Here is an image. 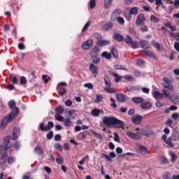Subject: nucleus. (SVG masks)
Instances as JSON below:
<instances>
[{
	"mask_svg": "<svg viewBox=\"0 0 179 179\" xmlns=\"http://www.w3.org/2000/svg\"><path fill=\"white\" fill-rule=\"evenodd\" d=\"M162 86L165 89H168V90H171V92L174 90V87L173 86V85L170 84V83H163Z\"/></svg>",
	"mask_w": 179,
	"mask_h": 179,
	"instance_id": "27",
	"label": "nucleus"
},
{
	"mask_svg": "<svg viewBox=\"0 0 179 179\" xmlns=\"http://www.w3.org/2000/svg\"><path fill=\"white\" fill-rule=\"evenodd\" d=\"M95 103H100L103 101V95L101 94H96V98L94 100Z\"/></svg>",
	"mask_w": 179,
	"mask_h": 179,
	"instance_id": "47",
	"label": "nucleus"
},
{
	"mask_svg": "<svg viewBox=\"0 0 179 179\" xmlns=\"http://www.w3.org/2000/svg\"><path fill=\"white\" fill-rule=\"evenodd\" d=\"M131 121L134 124H141L142 122V116L139 115H134L131 117Z\"/></svg>",
	"mask_w": 179,
	"mask_h": 179,
	"instance_id": "14",
	"label": "nucleus"
},
{
	"mask_svg": "<svg viewBox=\"0 0 179 179\" xmlns=\"http://www.w3.org/2000/svg\"><path fill=\"white\" fill-rule=\"evenodd\" d=\"M46 138L48 141H50V139H52V138H54V131H50V132H48L46 134Z\"/></svg>",
	"mask_w": 179,
	"mask_h": 179,
	"instance_id": "49",
	"label": "nucleus"
},
{
	"mask_svg": "<svg viewBox=\"0 0 179 179\" xmlns=\"http://www.w3.org/2000/svg\"><path fill=\"white\" fill-rule=\"evenodd\" d=\"M55 148L57 149V150H59L60 152H62V145L60 144L56 143L55 144Z\"/></svg>",
	"mask_w": 179,
	"mask_h": 179,
	"instance_id": "64",
	"label": "nucleus"
},
{
	"mask_svg": "<svg viewBox=\"0 0 179 179\" xmlns=\"http://www.w3.org/2000/svg\"><path fill=\"white\" fill-rule=\"evenodd\" d=\"M146 20V17H145V14L141 13L138 15L136 21V25L137 26H143L145 24V21Z\"/></svg>",
	"mask_w": 179,
	"mask_h": 179,
	"instance_id": "4",
	"label": "nucleus"
},
{
	"mask_svg": "<svg viewBox=\"0 0 179 179\" xmlns=\"http://www.w3.org/2000/svg\"><path fill=\"white\" fill-rule=\"evenodd\" d=\"M138 152L141 155H146V153H148V149L146 147L141 146L138 148Z\"/></svg>",
	"mask_w": 179,
	"mask_h": 179,
	"instance_id": "37",
	"label": "nucleus"
},
{
	"mask_svg": "<svg viewBox=\"0 0 179 179\" xmlns=\"http://www.w3.org/2000/svg\"><path fill=\"white\" fill-rule=\"evenodd\" d=\"M27 83V79L24 76L20 77V85H26Z\"/></svg>",
	"mask_w": 179,
	"mask_h": 179,
	"instance_id": "52",
	"label": "nucleus"
},
{
	"mask_svg": "<svg viewBox=\"0 0 179 179\" xmlns=\"http://www.w3.org/2000/svg\"><path fill=\"white\" fill-rule=\"evenodd\" d=\"M113 38L116 41H119V43H121V42L124 41V36H122L120 34H115L113 35Z\"/></svg>",
	"mask_w": 179,
	"mask_h": 179,
	"instance_id": "24",
	"label": "nucleus"
},
{
	"mask_svg": "<svg viewBox=\"0 0 179 179\" xmlns=\"http://www.w3.org/2000/svg\"><path fill=\"white\" fill-rule=\"evenodd\" d=\"M91 132L93 134V135L96 138V139H99V141H101L103 139V136L101 134H99L97 132L91 130Z\"/></svg>",
	"mask_w": 179,
	"mask_h": 179,
	"instance_id": "44",
	"label": "nucleus"
},
{
	"mask_svg": "<svg viewBox=\"0 0 179 179\" xmlns=\"http://www.w3.org/2000/svg\"><path fill=\"white\" fill-rule=\"evenodd\" d=\"M94 44V42L93 41V39H87L86 41H85L82 45L83 50H90L92 47H93V45Z\"/></svg>",
	"mask_w": 179,
	"mask_h": 179,
	"instance_id": "5",
	"label": "nucleus"
},
{
	"mask_svg": "<svg viewBox=\"0 0 179 179\" xmlns=\"http://www.w3.org/2000/svg\"><path fill=\"white\" fill-rule=\"evenodd\" d=\"M116 99L120 103H124V101H127V96L124 95V94H117Z\"/></svg>",
	"mask_w": 179,
	"mask_h": 179,
	"instance_id": "18",
	"label": "nucleus"
},
{
	"mask_svg": "<svg viewBox=\"0 0 179 179\" xmlns=\"http://www.w3.org/2000/svg\"><path fill=\"white\" fill-rule=\"evenodd\" d=\"M122 10H121V9L117 8L116 10H115L110 17V19L113 22H115V20H117V17H118V16H120V15H121Z\"/></svg>",
	"mask_w": 179,
	"mask_h": 179,
	"instance_id": "9",
	"label": "nucleus"
},
{
	"mask_svg": "<svg viewBox=\"0 0 179 179\" xmlns=\"http://www.w3.org/2000/svg\"><path fill=\"white\" fill-rule=\"evenodd\" d=\"M115 117L113 116H103L102 117V122L106 125V127H111L114 124V120Z\"/></svg>",
	"mask_w": 179,
	"mask_h": 179,
	"instance_id": "3",
	"label": "nucleus"
},
{
	"mask_svg": "<svg viewBox=\"0 0 179 179\" xmlns=\"http://www.w3.org/2000/svg\"><path fill=\"white\" fill-rule=\"evenodd\" d=\"M114 141L115 142L120 143V136H118L117 133H114Z\"/></svg>",
	"mask_w": 179,
	"mask_h": 179,
	"instance_id": "63",
	"label": "nucleus"
},
{
	"mask_svg": "<svg viewBox=\"0 0 179 179\" xmlns=\"http://www.w3.org/2000/svg\"><path fill=\"white\" fill-rule=\"evenodd\" d=\"M100 114L104 115V111L98 108H94L91 110V115H92V117H99Z\"/></svg>",
	"mask_w": 179,
	"mask_h": 179,
	"instance_id": "13",
	"label": "nucleus"
},
{
	"mask_svg": "<svg viewBox=\"0 0 179 179\" xmlns=\"http://www.w3.org/2000/svg\"><path fill=\"white\" fill-rule=\"evenodd\" d=\"M169 156H170V157H171V163H173V162H176V160H177L178 157L176 155V153H174L173 151H169Z\"/></svg>",
	"mask_w": 179,
	"mask_h": 179,
	"instance_id": "35",
	"label": "nucleus"
},
{
	"mask_svg": "<svg viewBox=\"0 0 179 179\" xmlns=\"http://www.w3.org/2000/svg\"><path fill=\"white\" fill-rule=\"evenodd\" d=\"M55 120H57V121H60L61 122H63L64 121V117H62V115H59V113H57L55 115Z\"/></svg>",
	"mask_w": 179,
	"mask_h": 179,
	"instance_id": "45",
	"label": "nucleus"
},
{
	"mask_svg": "<svg viewBox=\"0 0 179 179\" xmlns=\"http://www.w3.org/2000/svg\"><path fill=\"white\" fill-rule=\"evenodd\" d=\"M42 78H43V80L45 82V83H48V82L50 80H51V78L48 77L45 75H43Z\"/></svg>",
	"mask_w": 179,
	"mask_h": 179,
	"instance_id": "60",
	"label": "nucleus"
},
{
	"mask_svg": "<svg viewBox=\"0 0 179 179\" xmlns=\"http://www.w3.org/2000/svg\"><path fill=\"white\" fill-rule=\"evenodd\" d=\"M56 162H57V164H62V163H64V157H57Z\"/></svg>",
	"mask_w": 179,
	"mask_h": 179,
	"instance_id": "53",
	"label": "nucleus"
},
{
	"mask_svg": "<svg viewBox=\"0 0 179 179\" xmlns=\"http://www.w3.org/2000/svg\"><path fill=\"white\" fill-rule=\"evenodd\" d=\"M110 75H112V76L115 77V81L116 82V83H119L120 80H121V79H122V77L121 76L118 75L117 73L112 72V73H110Z\"/></svg>",
	"mask_w": 179,
	"mask_h": 179,
	"instance_id": "33",
	"label": "nucleus"
},
{
	"mask_svg": "<svg viewBox=\"0 0 179 179\" xmlns=\"http://www.w3.org/2000/svg\"><path fill=\"white\" fill-rule=\"evenodd\" d=\"M92 62L94 64H99L100 62V58L97 57V56H93Z\"/></svg>",
	"mask_w": 179,
	"mask_h": 179,
	"instance_id": "59",
	"label": "nucleus"
},
{
	"mask_svg": "<svg viewBox=\"0 0 179 179\" xmlns=\"http://www.w3.org/2000/svg\"><path fill=\"white\" fill-rule=\"evenodd\" d=\"M110 52L114 58H118V52H117V49L114 46L110 48Z\"/></svg>",
	"mask_w": 179,
	"mask_h": 179,
	"instance_id": "32",
	"label": "nucleus"
},
{
	"mask_svg": "<svg viewBox=\"0 0 179 179\" xmlns=\"http://www.w3.org/2000/svg\"><path fill=\"white\" fill-rule=\"evenodd\" d=\"M56 113H58L59 114H62L64 113V108L62 106H58L56 110Z\"/></svg>",
	"mask_w": 179,
	"mask_h": 179,
	"instance_id": "57",
	"label": "nucleus"
},
{
	"mask_svg": "<svg viewBox=\"0 0 179 179\" xmlns=\"http://www.w3.org/2000/svg\"><path fill=\"white\" fill-rule=\"evenodd\" d=\"M141 108L143 110H149V108H152V103L150 102H142L141 103Z\"/></svg>",
	"mask_w": 179,
	"mask_h": 179,
	"instance_id": "21",
	"label": "nucleus"
},
{
	"mask_svg": "<svg viewBox=\"0 0 179 179\" xmlns=\"http://www.w3.org/2000/svg\"><path fill=\"white\" fill-rule=\"evenodd\" d=\"M153 96L155 97V99H157L158 100H160L164 97L163 94H162V92L159 91H155L153 93Z\"/></svg>",
	"mask_w": 179,
	"mask_h": 179,
	"instance_id": "28",
	"label": "nucleus"
},
{
	"mask_svg": "<svg viewBox=\"0 0 179 179\" xmlns=\"http://www.w3.org/2000/svg\"><path fill=\"white\" fill-rule=\"evenodd\" d=\"M113 26H114L113 22H109L103 24V30H104V31H108V30H111V29H113Z\"/></svg>",
	"mask_w": 179,
	"mask_h": 179,
	"instance_id": "22",
	"label": "nucleus"
},
{
	"mask_svg": "<svg viewBox=\"0 0 179 179\" xmlns=\"http://www.w3.org/2000/svg\"><path fill=\"white\" fill-rule=\"evenodd\" d=\"M103 80L105 82L106 87L104 88L105 92L107 93H117V91L111 88V80L108 76H104Z\"/></svg>",
	"mask_w": 179,
	"mask_h": 179,
	"instance_id": "1",
	"label": "nucleus"
},
{
	"mask_svg": "<svg viewBox=\"0 0 179 179\" xmlns=\"http://www.w3.org/2000/svg\"><path fill=\"white\" fill-rule=\"evenodd\" d=\"M115 128H124V123L122 120H118L117 117H115L113 120V124Z\"/></svg>",
	"mask_w": 179,
	"mask_h": 179,
	"instance_id": "10",
	"label": "nucleus"
},
{
	"mask_svg": "<svg viewBox=\"0 0 179 179\" xmlns=\"http://www.w3.org/2000/svg\"><path fill=\"white\" fill-rule=\"evenodd\" d=\"M89 69L94 77L99 75V68H97V66H96L94 64H90Z\"/></svg>",
	"mask_w": 179,
	"mask_h": 179,
	"instance_id": "11",
	"label": "nucleus"
},
{
	"mask_svg": "<svg viewBox=\"0 0 179 179\" xmlns=\"http://www.w3.org/2000/svg\"><path fill=\"white\" fill-rule=\"evenodd\" d=\"M131 44V48L134 50H136L138 48V41H132Z\"/></svg>",
	"mask_w": 179,
	"mask_h": 179,
	"instance_id": "61",
	"label": "nucleus"
},
{
	"mask_svg": "<svg viewBox=\"0 0 179 179\" xmlns=\"http://www.w3.org/2000/svg\"><path fill=\"white\" fill-rule=\"evenodd\" d=\"M63 122L64 123V127H66V128H71V127L73 125V122L69 118L64 119Z\"/></svg>",
	"mask_w": 179,
	"mask_h": 179,
	"instance_id": "19",
	"label": "nucleus"
},
{
	"mask_svg": "<svg viewBox=\"0 0 179 179\" xmlns=\"http://www.w3.org/2000/svg\"><path fill=\"white\" fill-rule=\"evenodd\" d=\"M8 106L10 108H11V110H13V113H14L15 114V116H17V114H19V108L16 107V103L15 102V101H10L8 102Z\"/></svg>",
	"mask_w": 179,
	"mask_h": 179,
	"instance_id": "6",
	"label": "nucleus"
},
{
	"mask_svg": "<svg viewBox=\"0 0 179 179\" xmlns=\"http://www.w3.org/2000/svg\"><path fill=\"white\" fill-rule=\"evenodd\" d=\"M46 127H48V129H49L50 131L51 128H54V122H52V121H49Z\"/></svg>",
	"mask_w": 179,
	"mask_h": 179,
	"instance_id": "62",
	"label": "nucleus"
},
{
	"mask_svg": "<svg viewBox=\"0 0 179 179\" xmlns=\"http://www.w3.org/2000/svg\"><path fill=\"white\" fill-rule=\"evenodd\" d=\"M10 79L13 83V85H17V78L12 76V75L10 76Z\"/></svg>",
	"mask_w": 179,
	"mask_h": 179,
	"instance_id": "55",
	"label": "nucleus"
},
{
	"mask_svg": "<svg viewBox=\"0 0 179 179\" xmlns=\"http://www.w3.org/2000/svg\"><path fill=\"white\" fill-rule=\"evenodd\" d=\"M96 44L101 47H104V45H110L111 44V41L108 40L101 39L96 42Z\"/></svg>",
	"mask_w": 179,
	"mask_h": 179,
	"instance_id": "17",
	"label": "nucleus"
},
{
	"mask_svg": "<svg viewBox=\"0 0 179 179\" xmlns=\"http://www.w3.org/2000/svg\"><path fill=\"white\" fill-rule=\"evenodd\" d=\"M172 141H179V132L178 131H174L173 134L172 136Z\"/></svg>",
	"mask_w": 179,
	"mask_h": 179,
	"instance_id": "40",
	"label": "nucleus"
},
{
	"mask_svg": "<svg viewBox=\"0 0 179 179\" xmlns=\"http://www.w3.org/2000/svg\"><path fill=\"white\" fill-rule=\"evenodd\" d=\"M90 26H92V22L88 21L82 29L83 33H85V31L89 29Z\"/></svg>",
	"mask_w": 179,
	"mask_h": 179,
	"instance_id": "42",
	"label": "nucleus"
},
{
	"mask_svg": "<svg viewBox=\"0 0 179 179\" xmlns=\"http://www.w3.org/2000/svg\"><path fill=\"white\" fill-rule=\"evenodd\" d=\"M126 135L129 137L131 138V139H134L136 141H138V139H141V136L139 134H136L132 131H127L126 133Z\"/></svg>",
	"mask_w": 179,
	"mask_h": 179,
	"instance_id": "12",
	"label": "nucleus"
},
{
	"mask_svg": "<svg viewBox=\"0 0 179 179\" xmlns=\"http://www.w3.org/2000/svg\"><path fill=\"white\" fill-rule=\"evenodd\" d=\"M132 101L136 104H141L145 101V99H143L142 97L134 96L132 98Z\"/></svg>",
	"mask_w": 179,
	"mask_h": 179,
	"instance_id": "23",
	"label": "nucleus"
},
{
	"mask_svg": "<svg viewBox=\"0 0 179 179\" xmlns=\"http://www.w3.org/2000/svg\"><path fill=\"white\" fill-rule=\"evenodd\" d=\"M111 3H113V0H105L104 7L106 8V9H108V8L111 6Z\"/></svg>",
	"mask_w": 179,
	"mask_h": 179,
	"instance_id": "39",
	"label": "nucleus"
},
{
	"mask_svg": "<svg viewBox=\"0 0 179 179\" xmlns=\"http://www.w3.org/2000/svg\"><path fill=\"white\" fill-rule=\"evenodd\" d=\"M39 129H41V131H45V132H48V131H49V129H48V127H47V126H45L44 127V123L40 124Z\"/></svg>",
	"mask_w": 179,
	"mask_h": 179,
	"instance_id": "48",
	"label": "nucleus"
},
{
	"mask_svg": "<svg viewBox=\"0 0 179 179\" xmlns=\"http://www.w3.org/2000/svg\"><path fill=\"white\" fill-rule=\"evenodd\" d=\"M101 57L106 58V59H111V53L103 52L101 55Z\"/></svg>",
	"mask_w": 179,
	"mask_h": 179,
	"instance_id": "41",
	"label": "nucleus"
},
{
	"mask_svg": "<svg viewBox=\"0 0 179 179\" xmlns=\"http://www.w3.org/2000/svg\"><path fill=\"white\" fill-rule=\"evenodd\" d=\"M136 131H139L140 135H143V136H149V131L145 129H140L137 128Z\"/></svg>",
	"mask_w": 179,
	"mask_h": 179,
	"instance_id": "30",
	"label": "nucleus"
},
{
	"mask_svg": "<svg viewBox=\"0 0 179 179\" xmlns=\"http://www.w3.org/2000/svg\"><path fill=\"white\" fill-rule=\"evenodd\" d=\"M7 160H8V153H6V151L3 150V152L1 154V157L0 159V164H5Z\"/></svg>",
	"mask_w": 179,
	"mask_h": 179,
	"instance_id": "16",
	"label": "nucleus"
},
{
	"mask_svg": "<svg viewBox=\"0 0 179 179\" xmlns=\"http://www.w3.org/2000/svg\"><path fill=\"white\" fill-rule=\"evenodd\" d=\"M101 156L103 159L106 160V162H111V159H115V157H117V154L114 152V151H112L110 152L109 156L107 154L102 153Z\"/></svg>",
	"mask_w": 179,
	"mask_h": 179,
	"instance_id": "7",
	"label": "nucleus"
},
{
	"mask_svg": "<svg viewBox=\"0 0 179 179\" xmlns=\"http://www.w3.org/2000/svg\"><path fill=\"white\" fill-rule=\"evenodd\" d=\"M114 68L115 70L120 69L122 71H127V68L124 67V66H122V65H116L114 66Z\"/></svg>",
	"mask_w": 179,
	"mask_h": 179,
	"instance_id": "56",
	"label": "nucleus"
},
{
	"mask_svg": "<svg viewBox=\"0 0 179 179\" xmlns=\"http://www.w3.org/2000/svg\"><path fill=\"white\" fill-rule=\"evenodd\" d=\"M143 52L147 55V57H149L150 58H152V59H156V55L152 52L150 50H143Z\"/></svg>",
	"mask_w": 179,
	"mask_h": 179,
	"instance_id": "25",
	"label": "nucleus"
},
{
	"mask_svg": "<svg viewBox=\"0 0 179 179\" xmlns=\"http://www.w3.org/2000/svg\"><path fill=\"white\" fill-rule=\"evenodd\" d=\"M16 117V114L15 113H11L8 117H4L1 120V122L0 124L1 128H5L8 122L12 121Z\"/></svg>",
	"mask_w": 179,
	"mask_h": 179,
	"instance_id": "2",
	"label": "nucleus"
},
{
	"mask_svg": "<svg viewBox=\"0 0 179 179\" xmlns=\"http://www.w3.org/2000/svg\"><path fill=\"white\" fill-rule=\"evenodd\" d=\"M139 44L141 45L142 48H149V41L147 40H141Z\"/></svg>",
	"mask_w": 179,
	"mask_h": 179,
	"instance_id": "29",
	"label": "nucleus"
},
{
	"mask_svg": "<svg viewBox=\"0 0 179 179\" xmlns=\"http://www.w3.org/2000/svg\"><path fill=\"white\" fill-rule=\"evenodd\" d=\"M169 99L172 103H174V104H177V103H178V96L177 95L172 94Z\"/></svg>",
	"mask_w": 179,
	"mask_h": 179,
	"instance_id": "34",
	"label": "nucleus"
},
{
	"mask_svg": "<svg viewBox=\"0 0 179 179\" xmlns=\"http://www.w3.org/2000/svg\"><path fill=\"white\" fill-rule=\"evenodd\" d=\"M150 20L152 23H159L160 22V18H158L156 16H155L154 15H150Z\"/></svg>",
	"mask_w": 179,
	"mask_h": 179,
	"instance_id": "36",
	"label": "nucleus"
},
{
	"mask_svg": "<svg viewBox=\"0 0 179 179\" xmlns=\"http://www.w3.org/2000/svg\"><path fill=\"white\" fill-rule=\"evenodd\" d=\"M140 30L142 33H146V31H149V28L148 27V26L143 24L141 25Z\"/></svg>",
	"mask_w": 179,
	"mask_h": 179,
	"instance_id": "46",
	"label": "nucleus"
},
{
	"mask_svg": "<svg viewBox=\"0 0 179 179\" xmlns=\"http://www.w3.org/2000/svg\"><path fill=\"white\" fill-rule=\"evenodd\" d=\"M124 41L127 44H131L134 41H132V38L129 35H127L124 38Z\"/></svg>",
	"mask_w": 179,
	"mask_h": 179,
	"instance_id": "50",
	"label": "nucleus"
},
{
	"mask_svg": "<svg viewBox=\"0 0 179 179\" xmlns=\"http://www.w3.org/2000/svg\"><path fill=\"white\" fill-rule=\"evenodd\" d=\"M34 152L36 153V155H38L39 156H41L44 155V151L42 150L41 147L40 145H37L34 150Z\"/></svg>",
	"mask_w": 179,
	"mask_h": 179,
	"instance_id": "26",
	"label": "nucleus"
},
{
	"mask_svg": "<svg viewBox=\"0 0 179 179\" xmlns=\"http://www.w3.org/2000/svg\"><path fill=\"white\" fill-rule=\"evenodd\" d=\"M99 52H100V48H99L97 46H95L94 49L91 50L90 55L92 58H93V57H97V55H99Z\"/></svg>",
	"mask_w": 179,
	"mask_h": 179,
	"instance_id": "20",
	"label": "nucleus"
},
{
	"mask_svg": "<svg viewBox=\"0 0 179 179\" xmlns=\"http://www.w3.org/2000/svg\"><path fill=\"white\" fill-rule=\"evenodd\" d=\"M163 97H170V91L167 90H163Z\"/></svg>",
	"mask_w": 179,
	"mask_h": 179,
	"instance_id": "58",
	"label": "nucleus"
},
{
	"mask_svg": "<svg viewBox=\"0 0 179 179\" xmlns=\"http://www.w3.org/2000/svg\"><path fill=\"white\" fill-rule=\"evenodd\" d=\"M124 79L125 80H127V82H134V80H135L134 77L129 74L124 76Z\"/></svg>",
	"mask_w": 179,
	"mask_h": 179,
	"instance_id": "43",
	"label": "nucleus"
},
{
	"mask_svg": "<svg viewBox=\"0 0 179 179\" xmlns=\"http://www.w3.org/2000/svg\"><path fill=\"white\" fill-rule=\"evenodd\" d=\"M93 36L94 37V38H96V40H101V38H103V36L101 34H100L99 33H94L93 34Z\"/></svg>",
	"mask_w": 179,
	"mask_h": 179,
	"instance_id": "51",
	"label": "nucleus"
},
{
	"mask_svg": "<svg viewBox=\"0 0 179 179\" xmlns=\"http://www.w3.org/2000/svg\"><path fill=\"white\" fill-rule=\"evenodd\" d=\"M117 19V23L119 24H124L125 23V21L124 20V18L122 17H118Z\"/></svg>",
	"mask_w": 179,
	"mask_h": 179,
	"instance_id": "54",
	"label": "nucleus"
},
{
	"mask_svg": "<svg viewBox=\"0 0 179 179\" xmlns=\"http://www.w3.org/2000/svg\"><path fill=\"white\" fill-rule=\"evenodd\" d=\"M10 136H7L5 139H4V142H3V150H4L5 152H6V150H8L10 148L12 147V145H10Z\"/></svg>",
	"mask_w": 179,
	"mask_h": 179,
	"instance_id": "8",
	"label": "nucleus"
},
{
	"mask_svg": "<svg viewBox=\"0 0 179 179\" xmlns=\"http://www.w3.org/2000/svg\"><path fill=\"white\" fill-rule=\"evenodd\" d=\"M171 141H173V138L169 137L164 142H165V143H166V145H169L171 148H174V143H173V142H171Z\"/></svg>",
	"mask_w": 179,
	"mask_h": 179,
	"instance_id": "38",
	"label": "nucleus"
},
{
	"mask_svg": "<svg viewBox=\"0 0 179 179\" xmlns=\"http://www.w3.org/2000/svg\"><path fill=\"white\" fill-rule=\"evenodd\" d=\"M20 135V129L17 127H14L12 140L16 141V139H17V138H19Z\"/></svg>",
	"mask_w": 179,
	"mask_h": 179,
	"instance_id": "15",
	"label": "nucleus"
},
{
	"mask_svg": "<svg viewBox=\"0 0 179 179\" xmlns=\"http://www.w3.org/2000/svg\"><path fill=\"white\" fill-rule=\"evenodd\" d=\"M139 12V7L134 6L130 8L129 14L130 15H138Z\"/></svg>",
	"mask_w": 179,
	"mask_h": 179,
	"instance_id": "31",
	"label": "nucleus"
}]
</instances>
